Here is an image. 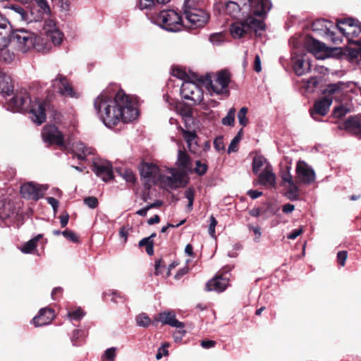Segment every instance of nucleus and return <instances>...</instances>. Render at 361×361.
Returning a JSON list of instances; mask_svg holds the SVG:
<instances>
[{"instance_id": "obj_37", "label": "nucleus", "mask_w": 361, "mask_h": 361, "mask_svg": "<svg viewBox=\"0 0 361 361\" xmlns=\"http://www.w3.org/2000/svg\"><path fill=\"white\" fill-rule=\"evenodd\" d=\"M156 1L157 0H139L138 6L141 10H148L147 13H155L152 11L158 10L160 7L159 3Z\"/></svg>"}, {"instance_id": "obj_51", "label": "nucleus", "mask_w": 361, "mask_h": 361, "mask_svg": "<svg viewBox=\"0 0 361 361\" xmlns=\"http://www.w3.org/2000/svg\"><path fill=\"white\" fill-rule=\"evenodd\" d=\"M348 111L349 110L348 108L343 106H339L334 109V116L335 118H341L345 116Z\"/></svg>"}, {"instance_id": "obj_46", "label": "nucleus", "mask_w": 361, "mask_h": 361, "mask_svg": "<svg viewBox=\"0 0 361 361\" xmlns=\"http://www.w3.org/2000/svg\"><path fill=\"white\" fill-rule=\"evenodd\" d=\"M183 137L188 144V147L190 149L192 142L195 137V133L193 132L185 130L181 128Z\"/></svg>"}, {"instance_id": "obj_5", "label": "nucleus", "mask_w": 361, "mask_h": 361, "mask_svg": "<svg viewBox=\"0 0 361 361\" xmlns=\"http://www.w3.org/2000/svg\"><path fill=\"white\" fill-rule=\"evenodd\" d=\"M231 82L230 74L221 71L215 74H207L203 83L211 94L228 95V86Z\"/></svg>"}, {"instance_id": "obj_3", "label": "nucleus", "mask_w": 361, "mask_h": 361, "mask_svg": "<svg viewBox=\"0 0 361 361\" xmlns=\"http://www.w3.org/2000/svg\"><path fill=\"white\" fill-rule=\"evenodd\" d=\"M6 109L12 112L28 113L31 121L41 125L46 121L47 111L51 108L49 102L35 99L32 100L26 90L16 91L9 99H6Z\"/></svg>"}, {"instance_id": "obj_29", "label": "nucleus", "mask_w": 361, "mask_h": 361, "mask_svg": "<svg viewBox=\"0 0 361 361\" xmlns=\"http://www.w3.org/2000/svg\"><path fill=\"white\" fill-rule=\"evenodd\" d=\"M11 27L9 22L0 15V48L5 47L9 44V35Z\"/></svg>"}, {"instance_id": "obj_7", "label": "nucleus", "mask_w": 361, "mask_h": 361, "mask_svg": "<svg viewBox=\"0 0 361 361\" xmlns=\"http://www.w3.org/2000/svg\"><path fill=\"white\" fill-rule=\"evenodd\" d=\"M183 26L189 29L203 27L209 20V14L197 7L183 8Z\"/></svg>"}, {"instance_id": "obj_49", "label": "nucleus", "mask_w": 361, "mask_h": 361, "mask_svg": "<svg viewBox=\"0 0 361 361\" xmlns=\"http://www.w3.org/2000/svg\"><path fill=\"white\" fill-rule=\"evenodd\" d=\"M116 348H115V347H111V348H107L104 351V353L102 355V358L106 359L109 361H114L115 357H116Z\"/></svg>"}, {"instance_id": "obj_19", "label": "nucleus", "mask_w": 361, "mask_h": 361, "mask_svg": "<svg viewBox=\"0 0 361 361\" xmlns=\"http://www.w3.org/2000/svg\"><path fill=\"white\" fill-rule=\"evenodd\" d=\"M305 46L307 51L312 54L317 59H324L328 56L327 47L322 43L312 38L306 40Z\"/></svg>"}, {"instance_id": "obj_13", "label": "nucleus", "mask_w": 361, "mask_h": 361, "mask_svg": "<svg viewBox=\"0 0 361 361\" xmlns=\"http://www.w3.org/2000/svg\"><path fill=\"white\" fill-rule=\"evenodd\" d=\"M249 3L250 16L264 22L267 13L272 8L270 0H247Z\"/></svg>"}, {"instance_id": "obj_58", "label": "nucleus", "mask_w": 361, "mask_h": 361, "mask_svg": "<svg viewBox=\"0 0 361 361\" xmlns=\"http://www.w3.org/2000/svg\"><path fill=\"white\" fill-rule=\"evenodd\" d=\"M172 75L174 76V77H176L180 80H185V78L188 77L187 74L185 73V72H184L183 71H182L180 68H174L172 69Z\"/></svg>"}, {"instance_id": "obj_57", "label": "nucleus", "mask_w": 361, "mask_h": 361, "mask_svg": "<svg viewBox=\"0 0 361 361\" xmlns=\"http://www.w3.org/2000/svg\"><path fill=\"white\" fill-rule=\"evenodd\" d=\"M216 224H217V221L216 220L214 216L212 215L209 218V229H208L209 234L212 237H214L215 235V227H216Z\"/></svg>"}, {"instance_id": "obj_22", "label": "nucleus", "mask_w": 361, "mask_h": 361, "mask_svg": "<svg viewBox=\"0 0 361 361\" xmlns=\"http://www.w3.org/2000/svg\"><path fill=\"white\" fill-rule=\"evenodd\" d=\"M259 180L257 183H254L255 185L257 183L267 188L276 187V176L273 172L271 166H267L263 171L259 173Z\"/></svg>"}, {"instance_id": "obj_15", "label": "nucleus", "mask_w": 361, "mask_h": 361, "mask_svg": "<svg viewBox=\"0 0 361 361\" xmlns=\"http://www.w3.org/2000/svg\"><path fill=\"white\" fill-rule=\"evenodd\" d=\"M295 172L298 181L300 183L310 185L315 181L314 170L305 161L299 160L297 162Z\"/></svg>"}, {"instance_id": "obj_64", "label": "nucleus", "mask_w": 361, "mask_h": 361, "mask_svg": "<svg viewBox=\"0 0 361 361\" xmlns=\"http://www.w3.org/2000/svg\"><path fill=\"white\" fill-rule=\"evenodd\" d=\"M303 232V229L302 227L298 228V229H295L294 231H293L291 233H290L288 235H287V238L290 239V240H294L297 237H298L300 234H302Z\"/></svg>"}, {"instance_id": "obj_23", "label": "nucleus", "mask_w": 361, "mask_h": 361, "mask_svg": "<svg viewBox=\"0 0 361 361\" xmlns=\"http://www.w3.org/2000/svg\"><path fill=\"white\" fill-rule=\"evenodd\" d=\"M176 166L178 167L176 169L186 178L188 172L191 171L192 166L188 154L180 149H178Z\"/></svg>"}, {"instance_id": "obj_18", "label": "nucleus", "mask_w": 361, "mask_h": 361, "mask_svg": "<svg viewBox=\"0 0 361 361\" xmlns=\"http://www.w3.org/2000/svg\"><path fill=\"white\" fill-rule=\"evenodd\" d=\"M334 25L331 22L325 19H317L312 24V28L314 31L323 32L335 44H339L341 40L339 38L335 37V33L331 30Z\"/></svg>"}, {"instance_id": "obj_10", "label": "nucleus", "mask_w": 361, "mask_h": 361, "mask_svg": "<svg viewBox=\"0 0 361 361\" xmlns=\"http://www.w3.org/2000/svg\"><path fill=\"white\" fill-rule=\"evenodd\" d=\"M180 94L185 99L190 100L193 104H200L203 100V91L195 82L184 81L180 87Z\"/></svg>"}, {"instance_id": "obj_47", "label": "nucleus", "mask_w": 361, "mask_h": 361, "mask_svg": "<svg viewBox=\"0 0 361 361\" xmlns=\"http://www.w3.org/2000/svg\"><path fill=\"white\" fill-rule=\"evenodd\" d=\"M85 315V313L80 308L68 312V317L71 320H80Z\"/></svg>"}, {"instance_id": "obj_41", "label": "nucleus", "mask_w": 361, "mask_h": 361, "mask_svg": "<svg viewBox=\"0 0 361 361\" xmlns=\"http://www.w3.org/2000/svg\"><path fill=\"white\" fill-rule=\"evenodd\" d=\"M5 47L0 48V61L2 60L6 63H10L14 59V54Z\"/></svg>"}, {"instance_id": "obj_36", "label": "nucleus", "mask_w": 361, "mask_h": 361, "mask_svg": "<svg viewBox=\"0 0 361 361\" xmlns=\"http://www.w3.org/2000/svg\"><path fill=\"white\" fill-rule=\"evenodd\" d=\"M267 166H271L267 159L262 155H257L254 157L252 161V171L255 174H258L262 169L266 168Z\"/></svg>"}, {"instance_id": "obj_63", "label": "nucleus", "mask_w": 361, "mask_h": 361, "mask_svg": "<svg viewBox=\"0 0 361 361\" xmlns=\"http://www.w3.org/2000/svg\"><path fill=\"white\" fill-rule=\"evenodd\" d=\"M47 201L52 207L54 212L56 213L59 204V201L52 197H47Z\"/></svg>"}, {"instance_id": "obj_55", "label": "nucleus", "mask_w": 361, "mask_h": 361, "mask_svg": "<svg viewBox=\"0 0 361 361\" xmlns=\"http://www.w3.org/2000/svg\"><path fill=\"white\" fill-rule=\"evenodd\" d=\"M240 140H239V136H235L228 148V153L230 154L231 152H236L238 150V145L240 142Z\"/></svg>"}, {"instance_id": "obj_62", "label": "nucleus", "mask_w": 361, "mask_h": 361, "mask_svg": "<svg viewBox=\"0 0 361 361\" xmlns=\"http://www.w3.org/2000/svg\"><path fill=\"white\" fill-rule=\"evenodd\" d=\"M214 145L217 151H220L224 148V141L222 137H216L214 141Z\"/></svg>"}, {"instance_id": "obj_44", "label": "nucleus", "mask_w": 361, "mask_h": 361, "mask_svg": "<svg viewBox=\"0 0 361 361\" xmlns=\"http://www.w3.org/2000/svg\"><path fill=\"white\" fill-rule=\"evenodd\" d=\"M140 247H146V252L149 255H152L154 253L153 241H149V238H142L139 242Z\"/></svg>"}, {"instance_id": "obj_45", "label": "nucleus", "mask_w": 361, "mask_h": 361, "mask_svg": "<svg viewBox=\"0 0 361 361\" xmlns=\"http://www.w3.org/2000/svg\"><path fill=\"white\" fill-rule=\"evenodd\" d=\"M247 113V108L242 107L238 114V122H239L240 125H241L243 127L246 126L248 123V119L246 116Z\"/></svg>"}, {"instance_id": "obj_16", "label": "nucleus", "mask_w": 361, "mask_h": 361, "mask_svg": "<svg viewBox=\"0 0 361 361\" xmlns=\"http://www.w3.org/2000/svg\"><path fill=\"white\" fill-rule=\"evenodd\" d=\"M97 176L107 182L114 178L111 164L104 159H94L91 166Z\"/></svg>"}, {"instance_id": "obj_32", "label": "nucleus", "mask_w": 361, "mask_h": 361, "mask_svg": "<svg viewBox=\"0 0 361 361\" xmlns=\"http://www.w3.org/2000/svg\"><path fill=\"white\" fill-rule=\"evenodd\" d=\"M285 191V196L291 201L299 200L300 189L297 183L293 180L290 183H287L282 186Z\"/></svg>"}, {"instance_id": "obj_24", "label": "nucleus", "mask_w": 361, "mask_h": 361, "mask_svg": "<svg viewBox=\"0 0 361 361\" xmlns=\"http://www.w3.org/2000/svg\"><path fill=\"white\" fill-rule=\"evenodd\" d=\"M228 286V279L226 276H218L209 280L206 286L205 290L221 293Z\"/></svg>"}, {"instance_id": "obj_11", "label": "nucleus", "mask_w": 361, "mask_h": 361, "mask_svg": "<svg viewBox=\"0 0 361 361\" xmlns=\"http://www.w3.org/2000/svg\"><path fill=\"white\" fill-rule=\"evenodd\" d=\"M221 4L224 13L233 18H239L247 13V0H224Z\"/></svg>"}, {"instance_id": "obj_43", "label": "nucleus", "mask_w": 361, "mask_h": 361, "mask_svg": "<svg viewBox=\"0 0 361 361\" xmlns=\"http://www.w3.org/2000/svg\"><path fill=\"white\" fill-rule=\"evenodd\" d=\"M185 197L188 200L186 206L188 210L191 211L193 207V202L195 198V190L192 188H188L184 192Z\"/></svg>"}, {"instance_id": "obj_14", "label": "nucleus", "mask_w": 361, "mask_h": 361, "mask_svg": "<svg viewBox=\"0 0 361 361\" xmlns=\"http://www.w3.org/2000/svg\"><path fill=\"white\" fill-rule=\"evenodd\" d=\"M54 91L63 97L78 98L79 94L73 90L68 79L63 75L58 74L51 81Z\"/></svg>"}, {"instance_id": "obj_26", "label": "nucleus", "mask_w": 361, "mask_h": 361, "mask_svg": "<svg viewBox=\"0 0 361 361\" xmlns=\"http://www.w3.org/2000/svg\"><path fill=\"white\" fill-rule=\"evenodd\" d=\"M293 70L296 75H302L310 70L311 65L306 54L293 56Z\"/></svg>"}, {"instance_id": "obj_56", "label": "nucleus", "mask_w": 361, "mask_h": 361, "mask_svg": "<svg viewBox=\"0 0 361 361\" xmlns=\"http://www.w3.org/2000/svg\"><path fill=\"white\" fill-rule=\"evenodd\" d=\"M106 295H111L112 296L111 300L113 302H117V298H121L122 295L121 294L115 290H109L108 291H105L103 293V296L106 297Z\"/></svg>"}, {"instance_id": "obj_31", "label": "nucleus", "mask_w": 361, "mask_h": 361, "mask_svg": "<svg viewBox=\"0 0 361 361\" xmlns=\"http://www.w3.org/2000/svg\"><path fill=\"white\" fill-rule=\"evenodd\" d=\"M73 152L74 156L80 160H85L86 157L94 153V149L87 147L84 143L77 142L73 145Z\"/></svg>"}, {"instance_id": "obj_61", "label": "nucleus", "mask_w": 361, "mask_h": 361, "mask_svg": "<svg viewBox=\"0 0 361 361\" xmlns=\"http://www.w3.org/2000/svg\"><path fill=\"white\" fill-rule=\"evenodd\" d=\"M177 111L185 120H186L188 118H190L191 116V112L188 109L177 107Z\"/></svg>"}, {"instance_id": "obj_1", "label": "nucleus", "mask_w": 361, "mask_h": 361, "mask_svg": "<svg viewBox=\"0 0 361 361\" xmlns=\"http://www.w3.org/2000/svg\"><path fill=\"white\" fill-rule=\"evenodd\" d=\"M94 106L101 121L110 128L121 121L131 122L138 116L136 102L123 90L116 93L111 89L103 90L94 99Z\"/></svg>"}, {"instance_id": "obj_33", "label": "nucleus", "mask_w": 361, "mask_h": 361, "mask_svg": "<svg viewBox=\"0 0 361 361\" xmlns=\"http://www.w3.org/2000/svg\"><path fill=\"white\" fill-rule=\"evenodd\" d=\"M351 82H345L339 81L336 83H331L326 85V88L323 90L324 94H334L336 93L341 92L342 91L348 89L350 87Z\"/></svg>"}, {"instance_id": "obj_35", "label": "nucleus", "mask_w": 361, "mask_h": 361, "mask_svg": "<svg viewBox=\"0 0 361 361\" xmlns=\"http://www.w3.org/2000/svg\"><path fill=\"white\" fill-rule=\"evenodd\" d=\"M14 212L13 203L5 200H0V219H6Z\"/></svg>"}, {"instance_id": "obj_20", "label": "nucleus", "mask_w": 361, "mask_h": 361, "mask_svg": "<svg viewBox=\"0 0 361 361\" xmlns=\"http://www.w3.org/2000/svg\"><path fill=\"white\" fill-rule=\"evenodd\" d=\"M55 318V313L50 307H44L39 310L38 314L33 317L31 323L35 327L49 324Z\"/></svg>"}, {"instance_id": "obj_59", "label": "nucleus", "mask_w": 361, "mask_h": 361, "mask_svg": "<svg viewBox=\"0 0 361 361\" xmlns=\"http://www.w3.org/2000/svg\"><path fill=\"white\" fill-rule=\"evenodd\" d=\"M84 202L86 205H87L90 208L94 209L98 204V200L94 197H88L84 200Z\"/></svg>"}, {"instance_id": "obj_60", "label": "nucleus", "mask_w": 361, "mask_h": 361, "mask_svg": "<svg viewBox=\"0 0 361 361\" xmlns=\"http://www.w3.org/2000/svg\"><path fill=\"white\" fill-rule=\"evenodd\" d=\"M249 229L252 231L255 235L254 240L257 243L259 242L262 235L260 227L259 226H249Z\"/></svg>"}, {"instance_id": "obj_34", "label": "nucleus", "mask_w": 361, "mask_h": 361, "mask_svg": "<svg viewBox=\"0 0 361 361\" xmlns=\"http://www.w3.org/2000/svg\"><path fill=\"white\" fill-rule=\"evenodd\" d=\"M43 237L42 234H38L33 238L24 243L20 248L25 254H32L36 250L37 242Z\"/></svg>"}, {"instance_id": "obj_21", "label": "nucleus", "mask_w": 361, "mask_h": 361, "mask_svg": "<svg viewBox=\"0 0 361 361\" xmlns=\"http://www.w3.org/2000/svg\"><path fill=\"white\" fill-rule=\"evenodd\" d=\"M156 322H161L164 325H169L177 329L185 327L184 323L176 319V313L173 311H164L159 313L157 317L154 319V323Z\"/></svg>"}, {"instance_id": "obj_8", "label": "nucleus", "mask_w": 361, "mask_h": 361, "mask_svg": "<svg viewBox=\"0 0 361 361\" xmlns=\"http://www.w3.org/2000/svg\"><path fill=\"white\" fill-rule=\"evenodd\" d=\"M49 186L47 184H39L34 181H29L20 186V194L24 199L37 201L42 198Z\"/></svg>"}, {"instance_id": "obj_25", "label": "nucleus", "mask_w": 361, "mask_h": 361, "mask_svg": "<svg viewBox=\"0 0 361 361\" xmlns=\"http://www.w3.org/2000/svg\"><path fill=\"white\" fill-rule=\"evenodd\" d=\"M340 129H344L355 135H360L361 115L350 116L344 121L343 127H340Z\"/></svg>"}, {"instance_id": "obj_2", "label": "nucleus", "mask_w": 361, "mask_h": 361, "mask_svg": "<svg viewBox=\"0 0 361 361\" xmlns=\"http://www.w3.org/2000/svg\"><path fill=\"white\" fill-rule=\"evenodd\" d=\"M43 30L47 39L51 42H44L35 33L26 30H17L13 32L12 35H9V42L23 53H26L32 49L39 52L47 53L51 49L52 44L57 47L63 41L64 35L54 20H46Z\"/></svg>"}, {"instance_id": "obj_40", "label": "nucleus", "mask_w": 361, "mask_h": 361, "mask_svg": "<svg viewBox=\"0 0 361 361\" xmlns=\"http://www.w3.org/2000/svg\"><path fill=\"white\" fill-rule=\"evenodd\" d=\"M235 109L231 108L227 115L222 118L221 123L224 126H233L235 123Z\"/></svg>"}, {"instance_id": "obj_4", "label": "nucleus", "mask_w": 361, "mask_h": 361, "mask_svg": "<svg viewBox=\"0 0 361 361\" xmlns=\"http://www.w3.org/2000/svg\"><path fill=\"white\" fill-rule=\"evenodd\" d=\"M149 20L154 24L169 31H180L183 26V18L174 10H163L159 13H147Z\"/></svg>"}, {"instance_id": "obj_28", "label": "nucleus", "mask_w": 361, "mask_h": 361, "mask_svg": "<svg viewBox=\"0 0 361 361\" xmlns=\"http://www.w3.org/2000/svg\"><path fill=\"white\" fill-rule=\"evenodd\" d=\"M159 173V169L153 164H145L140 169V175L152 183L157 182Z\"/></svg>"}, {"instance_id": "obj_6", "label": "nucleus", "mask_w": 361, "mask_h": 361, "mask_svg": "<svg viewBox=\"0 0 361 361\" xmlns=\"http://www.w3.org/2000/svg\"><path fill=\"white\" fill-rule=\"evenodd\" d=\"M265 29V24L259 19L248 16L243 22L236 21L231 25L230 32L235 39H239L247 32L253 30L256 35Z\"/></svg>"}, {"instance_id": "obj_27", "label": "nucleus", "mask_w": 361, "mask_h": 361, "mask_svg": "<svg viewBox=\"0 0 361 361\" xmlns=\"http://www.w3.org/2000/svg\"><path fill=\"white\" fill-rule=\"evenodd\" d=\"M331 104L332 99L326 97L316 101L314 105V109L310 111V114L312 118L317 120L315 117L316 114L325 116L327 114Z\"/></svg>"}, {"instance_id": "obj_48", "label": "nucleus", "mask_w": 361, "mask_h": 361, "mask_svg": "<svg viewBox=\"0 0 361 361\" xmlns=\"http://www.w3.org/2000/svg\"><path fill=\"white\" fill-rule=\"evenodd\" d=\"M169 344L168 343H163L157 350V353L156 355V359L160 360L163 356L169 355V350L167 348H169Z\"/></svg>"}, {"instance_id": "obj_9", "label": "nucleus", "mask_w": 361, "mask_h": 361, "mask_svg": "<svg viewBox=\"0 0 361 361\" xmlns=\"http://www.w3.org/2000/svg\"><path fill=\"white\" fill-rule=\"evenodd\" d=\"M169 176L159 173L157 183H160L163 187H168L171 189L183 186L187 183V180L183 177V174L179 173L176 169H169Z\"/></svg>"}, {"instance_id": "obj_39", "label": "nucleus", "mask_w": 361, "mask_h": 361, "mask_svg": "<svg viewBox=\"0 0 361 361\" xmlns=\"http://www.w3.org/2000/svg\"><path fill=\"white\" fill-rule=\"evenodd\" d=\"M135 322L138 326L147 328L149 326L152 321L146 313H140L135 317Z\"/></svg>"}, {"instance_id": "obj_53", "label": "nucleus", "mask_w": 361, "mask_h": 361, "mask_svg": "<svg viewBox=\"0 0 361 361\" xmlns=\"http://www.w3.org/2000/svg\"><path fill=\"white\" fill-rule=\"evenodd\" d=\"M207 169V166L205 164H202L200 161L197 160L195 161V172L200 176L204 175Z\"/></svg>"}, {"instance_id": "obj_12", "label": "nucleus", "mask_w": 361, "mask_h": 361, "mask_svg": "<svg viewBox=\"0 0 361 361\" xmlns=\"http://www.w3.org/2000/svg\"><path fill=\"white\" fill-rule=\"evenodd\" d=\"M336 27L349 40L358 37L361 33V26L357 20L353 18L337 20Z\"/></svg>"}, {"instance_id": "obj_38", "label": "nucleus", "mask_w": 361, "mask_h": 361, "mask_svg": "<svg viewBox=\"0 0 361 361\" xmlns=\"http://www.w3.org/2000/svg\"><path fill=\"white\" fill-rule=\"evenodd\" d=\"M291 166H286L285 169L281 171L280 177L281 178V185L283 186L287 183H290L294 180L293 175L290 173Z\"/></svg>"}, {"instance_id": "obj_52", "label": "nucleus", "mask_w": 361, "mask_h": 361, "mask_svg": "<svg viewBox=\"0 0 361 361\" xmlns=\"http://www.w3.org/2000/svg\"><path fill=\"white\" fill-rule=\"evenodd\" d=\"M61 234L68 240L73 242V243H78V238L77 235L71 230H65L62 231Z\"/></svg>"}, {"instance_id": "obj_54", "label": "nucleus", "mask_w": 361, "mask_h": 361, "mask_svg": "<svg viewBox=\"0 0 361 361\" xmlns=\"http://www.w3.org/2000/svg\"><path fill=\"white\" fill-rule=\"evenodd\" d=\"M347 257H348L347 251H345V250L339 251L337 253V256H336L338 263L341 267H344L345 264V261L347 259Z\"/></svg>"}, {"instance_id": "obj_42", "label": "nucleus", "mask_w": 361, "mask_h": 361, "mask_svg": "<svg viewBox=\"0 0 361 361\" xmlns=\"http://www.w3.org/2000/svg\"><path fill=\"white\" fill-rule=\"evenodd\" d=\"M209 39L213 45L219 46L224 42L225 38L222 32H216L211 34Z\"/></svg>"}, {"instance_id": "obj_50", "label": "nucleus", "mask_w": 361, "mask_h": 361, "mask_svg": "<svg viewBox=\"0 0 361 361\" xmlns=\"http://www.w3.org/2000/svg\"><path fill=\"white\" fill-rule=\"evenodd\" d=\"M11 9L18 16L20 20H25L27 18V13L24 8L20 6H12Z\"/></svg>"}, {"instance_id": "obj_30", "label": "nucleus", "mask_w": 361, "mask_h": 361, "mask_svg": "<svg viewBox=\"0 0 361 361\" xmlns=\"http://www.w3.org/2000/svg\"><path fill=\"white\" fill-rule=\"evenodd\" d=\"M13 91L11 78L4 71L0 70V93L4 96H10Z\"/></svg>"}, {"instance_id": "obj_17", "label": "nucleus", "mask_w": 361, "mask_h": 361, "mask_svg": "<svg viewBox=\"0 0 361 361\" xmlns=\"http://www.w3.org/2000/svg\"><path fill=\"white\" fill-rule=\"evenodd\" d=\"M42 137L45 142L56 144L60 146L63 145V135L54 125L46 126L42 131Z\"/></svg>"}]
</instances>
